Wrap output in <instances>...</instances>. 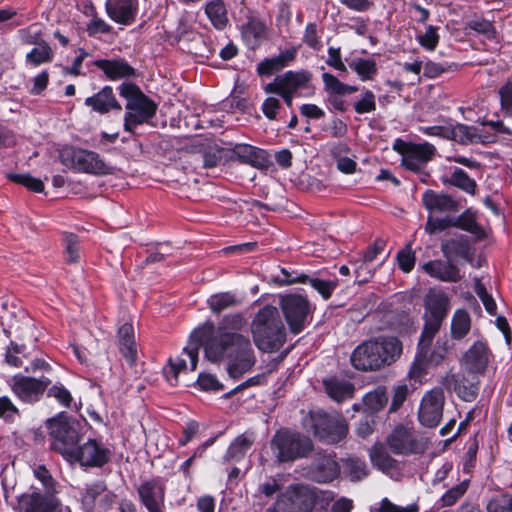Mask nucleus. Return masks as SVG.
I'll use <instances>...</instances> for the list:
<instances>
[{
	"label": "nucleus",
	"mask_w": 512,
	"mask_h": 512,
	"mask_svg": "<svg viewBox=\"0 0 512 512\" xmlns=\"http://www.w3.org/2000/svg\"><path fill=\"white\" fill-rule=\"evenodd\" d=\"M432 341V338L420 336L417 352L408 374L410 379L418 381L426 374L429 366V362L427 360L429 346H431Z\"/></svg>",
	"instance_id": "29"
},
{
	"label": "nucleus",
	"mask_w": 512,
	"mask_h": 512,
	"mask_svg": "<svg viewBox=\"0 0 512 512\" xmlns=\"http://www.w3.org/2000/svg\"><path fill=\"white\" fill-rule=\"evenodd\" d=\"M255 440L256 435L253 431H246L237 436L229 445L225 454V459L228 461H240L251 449Z\"/></svg>",
	"instance_id": "34"
},
{
	"label": "nucleus",
	"mask_w": 512,
	"mask_h": 512,
	"mask_svg": "<svg viewBox=\"0 0 512 512\" xmlns=\"http://www.w3.org/2000/svg\"><path fill=\"white\" fill-rule=\"evenodd\" d=\"M390 450L397 455L416 451V439L413 433L404 426H397L387 437Z\"/></svg>",
	"instance_id": "25"
},
{
	"label": "nucleus",
	"mask_w": 512,
	"mask_h": 512,
	"mask_svg": "<svg viewBox=\"0 0 512 512\" xmlns=\"http://www.w3.org/2000/svg\"><path fill=\"white\" fill-rule=\"evenodd\" d=\"M251 332L255 345L263 352H276L286 341V329L275 306L266 305L256 313Z\"/></svg>",
	"instance_id": "3"
},
{
	"label": "nucleus",
	"mask_w": 512,
	"mask_h": 512,
	"mask_svg": "<svg viewBox=\"0 0 512 512\" xmlns=\"http://www.w3.org/2000/svg\"><path fill=\"white\" fill-rule=\"evenodd\" d=\"M444 403L442 390L433 389L427 392L422 398L418 412L420 423L425 427H436L442 419Z\"/></svg>",
	"instance_id": "15"
},
{
	"label": "nucleus",
	"mask_w": 512,
	"mask_h": 512,
	"mask_svg": "<svg viewBox=\"0 0 512 512\" xmlns=\"http://www.w3.org/2000/svg\"><path fill=\"white\" fill-rule=\"evenodd\" d=\"M207 303L214 313H220L227 308L235 306L238 301L235 295L229 292H223L211 295Z\"/></svg>",
	"instance_id": "45"
},
{
	"label": "nucleus",
	"mask_w": 512,
	"mask_h": 512,
	"mask_svg": "<svg viewBox=\"0 0 512 512\" xmlns=\"http://www.w3.org/2000/svg\"><path fill=\"white\" fill-rule=\"evenodd\" d=\"M344 470L352 481H359L368 475L366 463L357 458L347 459Z\"/></svg>",
	"instance_id": "48"
},
{
	"label": "nucleus",
	"mask_w": 512,
	"mask_h": 512,
	"mask_svg": "<svg viewBox=\"0 0 512 512\" xmlns=\"http://www.w3.org/2000/svg\"><path fill=\"white\" fill-rule=\"evenodd\" d=\"M19 38L23 44L37 46L46 42L42 38V31L37 25H31L26 29L18 31Z\"/></svg>",
	"instance_id": "50"
},
{
	"label": "nucleus",
	"mask_w": 512,
	"mask_h": 512,
	"mask_svg": "<svg viewBox=\"0 0 512 512\" xmlns=\"http://www.w3.org/2000/svg\"><path fill=\"white\" fill-rule=\"evenodd\" d=\"M114 498L115 495L107 491L104 481H96L87 485L82 495V504L86 510L91 511L95 508L98 500L99 507L106 510L112 505Z\"/></svg>",
	"instance_id": "24"
},
{
	"label": "nucleus",
	"mask_w": 512,
	"mask_h": 512,
	"mask_svg": "<svg viewBox=\"0 0 512 512\" xmlns=\"http://www.w3.org/2000/svg\"><path fill=\"white\" fill-rule=\"evenodd\" d=\"M243 38L251 48L258 47L267 37V27L264 22L253 18L243 26Z\"/></svg>",
	"instance_id": "37"
},
{
	"label": "nucleus",
	"mask_w": 512,
	"mask_h": 512,
	"mask_svg": "<svg viewBox=\"0 0 512 512\" xmlns=\"http://www.w3.org/2000/svg\"><path fill=\"white\" fill-rule=\"evenodd\" d=\"M224 149L215 146H209L203 153V167L213 168L223 158Z\"/></svg>",
	"instance_id": "54"
},
{
	"label": "nucleus",
	"mask_w": 512,
	"mask_h": 512,
	"mask_svg": "<svg viewBox=\"0 0 512 512\" xmlns=\"http://www.w3.org/2000/svg\"><path fill=\"white\" fill-rule=\"evenodd\" d=\"M350 67L361 77L362 80H370L377 73L376 63L371 59H355L350 63Z\"/></svg>",
	"instance_id": "47"
},
{
	"label": "nucleus",
	"mask_w": 512,
	"mask_h": 512,
	"mask_svg": "<svg viewBox=\"0 0 512 512\" xmlns=\"http://www.w3.org/2000/svg\"><path fill=\"white\" fill-rule=\"evenodd\" d=\"M327 395L336 402H342L352 398L354 385L345 379L330 377L323 380Z\"/></svg>",
	"instance_id": "33"
},
{
	"label": "nucleus",
	"mask_w": 512,
	"mask_h": 512,
	"mask_svg": "<svg viewBox=\"0 0 512 512\" xmlns=\"http://www.w3.org/2000/svg\"><path fill=\"white\" fill-rule=\"evenodd\" d=\"M205 13L216 29H224L228 23L227 10L222 0H213L205 5Z\"/></svg>",
	"instance_id": "38"
},
{
	"label": "nucleus",
	"mask_w": 512,
	"mask_h": 512,
	"mask_svg": "<svg viewBox=\"0 0 512 512\" xmlns=\"http://www.w3.org/2000/svg\"><path fill=\"white\" fill-rule=\"evenodd\" d=\"M294 49H287L277 56L264 59L257 66V72L259 75H271L272 73L284 68L287 63L295 57Z\"/></svg>",
	"instance_id": "36"
},
{
	"label": "nucleus",
	"mask_w": 512,
	"mask_h": 512,
	"mask_svg": "<svg viewBox=\"0 0 512 512\" xmlns=\"http://www.w3.org/2000/svg\"><path fill=\"white\" fill-rule=\"evenodd\" d=\"M48 396L55 398L64 407H70L72 396L62 385H54L48 390Z\"/></svg>",
	"instance_id": "58"
},
{
	"label": "nucleus",
	"mask_w": 512,
	"mask_h": 512,
	"mask_svg": "<svg viewBox=\"0 0 512 512\" xmlns=\"http://www.w3.org/2000/svg\"><path fill=\"white\" fill-rule=\"evenodd\" d=\"M470 376L471 378L469 379L465 378V376L459 378L456 374L447 372L442 377L441 383L446 389L455 391L464 401L471 402L477 397L479 381L477 380V375Z\"/></svg>",
	"instance_id": "20"
},
{
	"label": "nucleus",
	"mask_w": 512,
	"mask_h": 512,
	"mask_svg": "<svg viewBox=\"0 0 512 512\" xmlns=\"http://www.w3.org/2000/svg\"><path fill=\"white\" fill-rule=\"evenodd\" d=\"M271 450L278 462H291L306 457L313 450V443L299 433L280 430L271 440Z\"/></svg>",
	"instance_id": "5"
},
{
	"label": "nucleus",
	"mask_w": 512,
	"mask_h": 512,
	"mask_svg": "<svg viewBox=\"0 0 512 512\" xmlns=\"http://www.w3.org/2000/svg\"><path fill=\"white\" fill-rule=\"evenodd\" d=\"M383 243H375L373 246L369 247L365 253L362 256L360 265L356 268L355 274H356V280L359 283H365L367 282L373 275L372 270H368L367 275L362 277V270L364 268H367V265L370 266V263L373 262L376 257L381 253L383 250Z\"/></svg>",
	"instance_id": "40"
},
{
	"label": "nucleus",
	"mask_w": 512,
	"mask_h": 512,
	"mask_svg": "<svg viewBox=\"0 0 512 512\" xmlns=\"http://www.w3.org/2000/svg\"><path fill=\"white\" fill-rule=\"evenodd\" d=\"M33 473H34V476L42 483L43 487L45 488V492H52V493L55 492L54 479L45 466H43V465L37 466L33 470Z\"/></svg>",
	"instance_id": "57"
},
{
	"label": "nucleus",
	"mask_w": 512,
	"mask_h": 512,
	"mask_svg": "<svg viewBox=\"0 0 512 512\" xmlns=\"http://www.w3.org/2000/svg\"><path fill=\"white\" fill-rule=\"evenodd\" d=\"M488 512H512V494H504L500 498L490 501Z\"/></svg>",
	"instance_id": "55"
},
{
	"label": "nucleus",
	"mask_w": 512,
	"mask_h": 512,
	"mask_svg": "<svg viewBox=\"0 0 512 512\" xmlns=\"http://www.w3.org/2000/svg\"><path fill=\"white\" fill-rule=\"evenodd\" d=\"M425 324L421 336L434 339L449 311V298L441 290L430 289L424 299Z\"/></svg>",
	"instance_id": "8"
},
{
	"label": "nucleus",
	"mask_w": 512,
	"mask_h": 512,
	"mask_svg": "<svg viewBox=\"0 0 512 512\" xmlns=\"http://www.w3.org/2000/svg\"><path fill=\"white\" fill-rule=\"evenodd\" d=\"M139 500L148 512H165L166 487L163 481L151 479L137 488Z\"/></svg>",
	"instance_id": "16"
},
{
	"label": "nucleus",
	"mask_w": 512,
	"mask_h": 512,
	"mask_svg": "<svg viewBox=\"0 0 512 512\" xmlns=\"http://www.w3.org/2000/svg\"><path fill=\"white\" fill-rule=\"evenodd\" d=\"M50 384L48 378H32L23 375L13 377L12 390L23 401H37Z\"/></svg>",
	"instance_id": "19"
},
{
	"label": "nucleus",
	"mask_w": 512,
	"mask_h": 512,
	"mask_svg": "<svg viewBox=\"0 0 512 512\" xmlns=\"http://www.w3.org/2000/svg\"><path fill=\"white\" fill-rule=\"evenodd\" d=\"M95 65L111 80L131 77L135 74V69L122 59L97 60Z\"/></svg>",
	"instance_id": "32"
},
{
	"label": "nucleus",
	"mask_w": 512,
	"mask_h": 512,
	"mask_svg": "<svg viewBox=\"0 0 512 512\" xmlns=\"http://www.w3.org/2000/svg\"><path fill=\"white\" fill-rule=\"evenodd\" d=\"M8 178L18 184H22L33 192H42L44 190L43 182L38 179L30 176L29 174H14L11 173L8 175Z\"/></svg>",
	"instance_id": "51"
},
{
	"label": "nucleus",
	"mask_w": 512,
	"mask_h": 512,
	"mask_svg": "<svg viewBox=\"0 0 512 512\" xmlns=\"http://www.w3.org/2000/svg\"><path fill=\"white\" fill-rule=\"evenodd\" d=\"M397 261L399 267L406 273L410 272L415 265V255L411 250L410 245L398 252Z\"/></svg>",
	"instance_id": "56"
},
{
	"label": "nucleus",
	"mask_w": 512,
	"mask_h": 512,
	"mask_svg": "<svg viewBox=\"0 0 512 512\" xmlns=\"http://www.w3.org/2000/svg\"><path fill=\"white\" fill-rule=\"evenodd\" d=\"M369 456L372 464L383 472L395 468L396 461L388 454L383 444H375L370 449Z\"/></svg>",
	"instance_id": "39"
},
{
	"label": "nucleus",
	"mask_w": 512,
	"mask_h": 512,
	"mask_svg": "<svg viewBox=\"0 0 512 512\" xmlns=\"http://www.w3.org/2000/svg\"><path fill=\"white\" fill-rule=\"evenodd\" d=\"M246 325L247 321L242 314L226 315L215 332L213 324L209 325L208 329L213 334L204 341L206 359L212 363L227 359V370L233 378L248 372L256 363L249 337L240 333Z\"/></svg>",
	"instance_id": "1"
},
{
	"label": "nucleus",
	"mask_w": 512,
	"mask_h": 512,
	"mask_svg": "<svg viewBox=\"0 0 512 512\" xmlns=\"http://www.w3.org/2000/svg\"><path fill=\"white\" fill-rule=\"evenodd\" d=\"M470 316L465 310H457L451 323V333L454 339H462L470 330Z\"/></svg>",
	"instance_id": "43"
},
{
	"label": "nucleus",
	"mask_w": 512,
	"mask_h": 512,
	"mask_svg": "<svg viewBox=\"0 0 512 512\" xmlns=\"http://www.w3.org/2000/svg\"><path fill=\"white\" fill-rule=\"evenodd\" d=\"M85 105L99 114H106L111 110H122L110 86H104L99 92L85 99Z\"/></svg>",
	"instance_id": "26"
},
{
	"label": "nucleus",
	"mask_w": 512,
	"mask_h": 512,
	"mask_svg": "<svg viewBox=\"0 0 512 512\" xmlns=\"http://www.w3.org/2000/svg\"><path fill=\"white\" fill-rule=\"evenodd\" d=\"M77 423L52 419L48 422L49 435L52 438L51 449L61 454L67 461L75 456L80 436Z\"/></svg>",
	"instance_id": "9"
},
{
	"label": "nucleus",
	"mask_w": 512,
	"mask_h": 512,
	"mask_svg": "<svg viewBox=\"0 0 512 512\" xmlns=\"http://www.w3.org/2000/svg\"><path fill=\"white\" fill-rule=\"evenodd\" d=\"M61 503L52 492L33 491L19 499L20 512H60Z\"/></svg>",
	"instance_id": "18"
},
{
	"label": "nucleus",
	"mask_w": 512,
	"mask_h": 512,
	"mask_svg": "<svg viewBox=\"0 0 512 512\" xmlns=\"http://www.w3.org/2000/svg\"><path fill=\"white\" fill-rule=\"evenodd\" d=\"M315 500L316 494L311 488L293 485L278 499L277 507L281 512H310Z\"/></svg>",
	"instance_id": "13"
},
{
	"label": "nucleus",
	"mask_w": 512,
	"mask_h": 512,
	"mask_svg": "<svg viewBox=\"0 0 512 512\" xmlns=\"http://www.w3.org/2000/svg\"><path fill=\"white\" fill-rule=\"evenodd\" d=\"M307 431L328 443H337L348 432V425L340 416H331L323 411L310 412L303 420Z\"/></svg>",
	"instance_id": "6"
},
{
	"label": "nucleus",
	"mask_w": 512,
	"mask_h": 512,
	"mask_svg": "<svg viewBox=\"0 0 512 512\" xmlns=\"http://www.w3.org/2000/svg\"><path fill=\"white\" fill-rule=\"evenodd\" d=\"M401 353L402 343L396 337H378L357 346L351 362L358 370H376L395 362Z\"/></svg>",
	"instance_id": "2"
},
{
	"label": "nucleus",
	"mask_w": 512,
	"mask_h": 512,
	"mask_svg": "<svg viewBox=\"0 0 512 512\" xmlns=\"http://www.w3.org/2000/svg\"><path fill=\"white\" fill-rule=\"evenodd\" d=\"M423 205L431 213H449L458 211V203L449 195L428 190L422 197Z\"/></svg>",
	"instance_id": "27"
},
{
	"label": "nucleus",
	"mask_w": 512,
	"mask_h": 512,
	"mask_svg": "<svg viewBox=\"0 0 512 512\" xmlns=\"http://www.w3.org/2000/svg\"><path fill=\"white\" fill-rule=\"evenodd\" d=\"M502 110L506 114H512V81H508L499 90Z\"/></svg>",
	"instance_id": "61"
},
{
	"label": "nucleus",
	"mask_w": 512,
	"mask_h": 512,
	"mask_svg": "<svg viewBox=\"0 0 512 512\" xmlns=\"http://www.w3.org/2000/svg\"><path fill=\"white\" fill-rule=\"evenodd\" d=\"M443 183L451 184L469 194H474L476 190V182L460 168H456L449 178H443Z\"/></svg>",
	"instance_id": "41"
},
{
	"label": "nucleus",
	"mask_w": 512,
	"mask_h": 512,
	"mask_svg": "<svg viewBox=\"0 0 512 512\" xmlns=\"http://www.w3.org/2000/svg\"><path fill=\"white\" fill-rule=\"evenodd\" d=\"M119 348L122 355L129 362L130 365H133L137 358V349L135 340H119Z\"/></svg>",
	"instance_id": "63"
},
{
	"label": "nucleus",
	"mask_w": 512,
	"mask_h": 512,
	"mask_svg": "<svg viewBox=\"0 0 512 512\" xmlns=\"http://www.w3.org/2000/svg\"><path fill=\"white\" fill-rule=\"evenodd\" d=\"M231 158H236L241 163L249 164L256 168H264L267 165L265 152L247 144H238L232 150Z\"/></svg>",
	"instance_id": "30"
},
{
	"label": "nucleus",
	"mask_w": 512,
	"mask_h": 512,
	"mask_svg": "<svg viewBox=\"0 0 512 512\" xmlns=\"http://www.w3.org/2000/svg\"><path fill=\"white\" fill-rule=\"evenodd\" d=\"M469 481L464 480L460 484L452 487L441 497V504L443 507H450L454 505L467 491Z\"/></svg>",
	"instance_id": "49"
},
{
	"label": "nucleus",
	"mask_w": 512,
	"mask_h": 512,
	"mask_svg": "<svg viewBox=\"0 0 512 512\" xmlns=\"http://www.w3.org/2000/svg\"><path fill=\"white\" fill-rule=\"evenodd\" d=\"M310 79L311 75L306 71H288L281 76H277L272 82L268 83L264 87V91L283 90L295 94L297 90L307 87Z\"/></svg>",
	"instance_id": "22"
},
{
	"label": "nucleus",
	"mask_w": 512,
	"mask_h": 512,
	"mask_svg": "<svg viewBox=\"0 0 512 512\" xmlns=\"http://www.w3.org/2000/svg\"><path fill=\"white\" fill-rule=\"evenodd\" d=\"M187 370V362L183 357L170 358L168 365L164 368V375L171 385L178 383V375Z\"/></svg>",
	"instance_id": "46"
},
{
	"label": "nucleus",
	"mask_w": 512,
	"mask_h": 512,
	"mask_svg": "<svg viewBox=\"0 0 512 512\" xmlns=\"http://www.w3.org/2000/svg\"><path fill=\"white\" fill-rule=\"evenodd\" d=\"M74 454L75 456L68 462H78L85 467H102L110 460L111 456L110 450L94 439H89L82 445L78 444Z\"/></svg>",
	"instance_id": "14"
},
{
	"label": "nucleus",
	"mask_w": 512,
	"mask_h": 512,
	"mask_svg": "<svg viewBox=\"0 0 512 512\" xmlns=\"http://www.w3.org/2000/svg\"><path fill=\"white\" fill-rule=\"evenodd\" d=\"M322 79L326 91L331 94L343 95L344 83L340 82L334 75L323 73Z\"/></svg>",
	"instance_id": "64"
},
{
	"label": "nucleus",
	"mask_w": 512,
	"mask_h": 512,
	"mask_svg": "<svg viewBox=\"0 0 512 512\" xmlns=\"http://www.w3.org/2000/svg\"><path fill=\"white\" fill-rule=\"evenodd\" d=\"M393 149L402 156L401 164L410 171L420 172L433 158L436 148L428 143H412L396 139Z\"/></svg>",
	"instance_id": "10"
},
{
	"label": "nucleus",
	"mask_w": 512,
	"mask_h": 512,
	"mask_svg": "<svg viewBox=\"0 0 512 512\" xmlns=\"http://www.w3.org/2000/svg\"><path fill=\"white\" fill-rule=\"evenodd\" d=\"M419 506L417 504H410L408 506H398L392 503L389 499L384 498L381 501L378 512H418Z\"/></svg>",
	"instance_id": "60"
},
{
	"label": "nucleus",
	"mask_w": 512,
	"mask_h": 512,
	"mask_svg": "<svg viewBox=\"0 0 512 512\" xmlns=\"http://www.w3.org/2000/svg\"><path fill=\"white\" fill-rule=\"evenodd\" d=\"M107 15L116 23L132 24L138 13V0H107Z\"/></svg>",
	"instance_id": "23"
},
{
	"label": "nucleus",
	"mask_w": 512,
	"mask_h": 512,
	"mask_svg": "<svg viewBox=\"0 0 512 512\" xmlns=\"http://www.w3.org/2000/svg\"><path fill=\"white\" fill-rule=\"evenodd\" d=\"M441 249L447 260L462 258L468 262L473 260V253L465 236L449 239L442 243Z\"/></svg>",
	"instance_id": "31"
},
{
	"label": "nucleus",
	"mask_w": 512,
	"mask_h": 512,
	"mask_svg": "<svg viewBox=\"0 0 512 512\" xmlns=\"http://www.w3.org/2000/svg\"><path fill=\"white\" fill-rule=\"evenodd\" d=\"M281 309L290 331L299 334L306 326L311 306L306 297L289 294L281 298Z\"/></svg>",
	"instance_id": "12"
},
{
	"label": "nucleus",
	"mask_w": 512,
	"mask_h": 512,
	"mask_svg": "<svg viewBox=\"0 0 512 512\" xmlns=\"http://www.w3.org/2000/svg\"><path fill=\"white\" fill-rule=\"evenodd\" d=\"M197 383L200 388L205 391H219L223 388V385L217 380L215 376L207 373H201L198 376Z\"/></svg>",
	"instance_id": "62"
},
{
	"label": "nucleus",
	"mask_w": 512,
	"mask_h": 512,
	"mask_svg": "<svg viewBox=\"0 0 512 512\" xmlns=\"http://www.w3.org/2000/svg\"><path fill=\"white\" fill-rule=\"evenodd\" d=\"M60 162L69 169L77 172L105 175L112 173L100 156L93 151L75 148H64L59 154Z\"/></svg>",
	"instance_id": "7"
},
{
	"label": "nucleus",
	"mask_w": 512,
	"mask_h": 512,
	"mask_svg": "<svg viewBox=\"0 0 512 512\" xmlns=\"http://www.w3.org/2000/svg\"><path fill=\"white\" fill-rule=\"evenodd\" d=\"M490 127L493 131L498 133L510 134V130L503 125L502 122H489L484 124L481 128L474 126H467L464 124H457L450 126L449 138L461 143H492L496 141V135L488 134L486 128Z\"/></svg>",
	"instance_id": "11"
},
{
	"label": "nucleus",
	"mask_w": 512,
	"mask_h": 512,
	"mask_svg": "<svg viewBox=\"0 0 512 512\" xmlns=\"http://www.w3.org/2000/svg\"><path fill=\"white\" fill-rule=\"evenodd\" d=\"M53 56L54 53L50 45L47 42H43L26 54V62L33 66H39L51 62Z\"/></svg>",
	"instance_id": "42"
},
{
	"label": "nucleus",
	"mask_w": 512,
	"mask_h": 512,
	"mask_svg": "<svg viewBox=\"0 0 512 512\" xmlns=\"http://www.w3.org/2000/svg\"><path fill=\"white\" fill-rule=\"evenodd\" d=\"M308 476L318 483H329L340 474V466L331 453L318 452L308 468Z\"/></svg>",
	"instance_id": "17"
},
{
	"label": "nucleus",
	"mask_w": 512,
	"mask_h": 512,
	"mask_svg": "<svg viewBox=\"0 0 512 512\" xmlns=\"http://www.w3.org/2000/svg\"><path fill=\"white\" fill-rule=\"evenodd\" d=\"M419 43L428 50H434L438 44L439 36L436 28L428 26L424 34L418 36Z\"/></svg>",
	"instance_id": "59"
},
{
	"label": "nucleus",
	"mask_w": 512,
	"mask_h": 512,
	"mask_svg": "<svg viewBox=\"0 0 512 512\" xmlns=\"http://www.w3.org/2000/svg\"><path fill=\"white\" fill-rule=\"evenodd\" d=\"M281 272L285 276L283 279L280 280V283L282 285H290L295 282H306L309 281L310 285L317 290L324 299L330 298L332 292L337 286L336 281H326L318 278L310 279L307 275H301L299 278L295 279L292 278L291 275L287 272L286 269H281Z\"/></svg>",
	"instance_id": "35"
},
{
	"label": "nucleus",
	"mask_w": 512,
	"mask_h": 512,
	"mask_svg": "<svg viewBox=\"0 0 512 512\" xmlns=\"http://www.w3.org/2000/svg\"><path fill=\"white\" fill-rule=\"evenodd\" d=\"M489 361V350L485 343L475 342L463 355L461 367L469 375L483 374Z\"/></svg>",
	"instance_id": "21"
},
{
	"label": "nucleus",
	"mask_w": 512,
	"mask_h": 512,
	"mask_svg": "<svg viewBox=\"0 0 512 512\" xmlns=\"http://www.w3.org/2000/svg\"><path fill=\"white\" fill-rule=\"evenodd\" d=\"M358 114L370 113L376 110L375 95L372 91L366 90L362 98L354 104Z\"/></svg>",
	"instance_id": "53"
},
{
	"label": "nucleus",
	"mask_w": 512,
	"mask_h": 512,
	"mask_svg": "<svg viewBox=\"0 0 512 512\" xmlns=\"http://www.w3.org/2000/svg\"><path fill=\"white\" fill-rule=\"evenodd\" d=\"M64 243L66 262L69 264L77 263L80 258L77 238L72 234L66 235Z\"/></svg>",
	"instance_id": "52"
},
{
	"label": "nucleus",
	"mask_w": 512,
	"mask_h": 512,
	"mask_svg": "<svg viewBox=\"0 0 512 512\" xmlns=\"http://www.w3.org/2000/svg\"><path fill=\"white\" fill-rule=\"evenodd\" d=\"M119 94L126 99L124 130L134 134L139 125L148 123L155 116L157 105L133 83H122Z\"/></svg>",
	"instance_id": "4"
},
{
	"label": "nucleus",
	"mask_w": 512,
	"mask_h": 512,
	"mask_svg": "<svg viewBox=\"0 0 512 512\" xmlns=\"http://www.w3.org/2000/svg\"><path fill=\"white\" fill-rule=\"evenodd\" d=\"M388 402V397L385 389L377 388L365 394L363 397V404L370 412H377L381 410Z\"/></svg>",
	"instance_id": "44"
},
{
	"label": "nucleus",
	"mask_w": 512,
	"mask_h": 512,
	"mask_svg": "<svg viewBox=\"0 0 512 512\" xmlns=\"http://www.w3.org/2000/svg\"><path fill=\"white\" fill-rule=\"evenodd\" d=\"M424 271L431 277L444 282H457L461 279L458 267L450 260H435L423 265Z\"/></svg>",
	"instance_id": "28"
}]
</instances>
